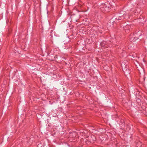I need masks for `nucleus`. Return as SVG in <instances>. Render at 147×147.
I'll return each instance as SVG.
<instances>
[{"mask_svg":"<svg viewBox=\"0 0 147 147\" xmlns=\"http://www.w3.org/2000/svg\"><path fill=\"white\" fill-rule=\"evenodd\" d=\"M121 67L123 72L125 73L129 74V70L128 69V66L127 65L126 63L124 62H123L121 64Z\"/></svg>","mask_w":147,"mask_h":147,"instance_id":"obj_1","label":"nucleus"},{"mask_svg":"<svg viewBox=\"0 0 147 147\" xmlns=\"http://www.w3.org/2000/svg\"><path fill=\"white\" fill-rule=\"evenodd\" d=\"M133 28L132 25H127L123 27L124 30L126 33H129Z\"/></svg>","mask_w":147,"mask_h":147,"instance_id":"obj_2","label":"nucleus"},{"mask_svg":"<svg viewBox=\"0 0 147 147\" xmlns=\"http://www.w3.org/2000/svg\"><path fill=\"white\" fill-rule=\"evenodd\" d=\"M96 140V138L95 136L94 135H92L87 138L86 142L88 141L91 143H93Z\"/></svg>","mask_w":147,"mask_h":147,"instance_id":"obj_3","label":"nucleus"},{"mask_svg":"<svg viewBox=\"0 0 147 147\" xmlns=\"http://www.w3.org/2000/svg\"><path fill=\"white\" fill-rule=\"evenodd\" d=\"M140 32V31H138V32H137V30L135 32L134 34H131L129 36V38L132 41H135L138 38L137 37H136V35H138V32Z\"/></svg>","mask_w":147,"mask_h":147,"instance_id":"obj_4","label":"nucleus"},{"mask_svg":"<svg viewBox=\"0 0 147 147\" xmlns=\"http://www.w3.org/2000/svg\"><path fill=\"white\" fill-rule=\"evenodd\" d=\"M118 118L120 119V121L119 122V125H124V121L123 119H121L119 117H118Z\"/></svg>","mask_w":147,"mask_h":147,"instance_id":"obj_5","label":"nucleus"},{"mask_svg":"<svg viewBox=\"0 0 147 147\" xmlns=\"http://www.w3.org/2000/svg\"><path fill=\"white\" fill-rule=\"evenodd\" d=\"M104 41L101 42L100 43V45L102 47H104L105 46V43Z\"/></svg>","mask_w":147,"mask_h":147,"instance_id":"obj_6","label":"nucleus"},{"mask_svg":"<svg viewBox=\"0 0 147 147\" xmlns=\"http://www.w3.org/2000/svg\"><path fill=\"white\" fill-rule=\"evenodd\" d=\"M55 57V58H57V55H56V56Z\"/></svg>","mask_w":147,"mask_h":147,"instance_id":"obj_7","label":"nucleus"},{"mask_svg":"<svg viewBox=\"0 0 147 147\" xmlns=\"http://www.w3.org/2000/svg\"><path fill=\"white\" fill-rule=\"evenodd\" d=\"M141 35V34H139V35L138 36H140Z\"/></svg>","mask_w":147,"mask_h":147,"instance_id":"obj_8","label":"nucleus"},{"mask_svg":"<svg viewBox=\"0 0 147 147\" xmlns=\"http://www.w3.org/2000/svg\"><path fill=\"white\" fill-rule=\"evenodd\" d=\"M76 22H77V20H76Z\"/></svg>","mask_w":147,"mask_h":147,"instance_id":"obj_9","label":"nucleus"},{"mask_svg":"<svg viewBox=\"0 0 147 147\" xmlns=\"http://www.w3.org/2000/svg\"><path fill=\"white\" fill-rule=\"evenodd\" d=\"M123 17V16H121V17Z\"/></svg>","mask_w":147,"mask_h":147,"instance_id":"obj_10","label":"nucleus"}]
</instances>
